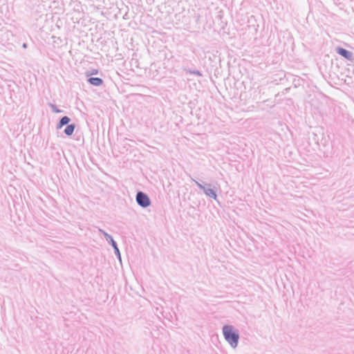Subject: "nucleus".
I'll use <instances>...</instances> for the list:
<instances>
[{"label": "nucleus", "mask_w": 354, "mask_h": 354, "mask_svg": "<svg viewBox=\"0 0 354 354\" xmlns=\"http://www.w3.org/2000/svg\"><path fill=\"white\" fill-rule=\"evenodd\" d=\"M187 72L190 73V74H194V75H196L199 76V77H201L203 75L201 72L198 71V70H194V71L189 70Z\"/></svg>", "instance_id": "9b49d317"}, {"label": "nucleus", "mask_w": 354, "mask_h": 354, "mask_svg": "<svg viewBox=\"0 0 354 354\" xmlns=\"http://www.w3.org/2000/svg\"><path fill=\"white\" fill-rule=\"evenodd\" d=\"M136 201L138 205L142 208H147L151 205L150 198L146 193L142 191H138L137 192Z\"/></svg>", "instance_id": "7ed1b4c3"}, {"label": "nucleus", "mask_w": 354, "mask_h": 354, "mask_svg": "<svg viewBox=\"0 0 354 354\" xmlns=\"http://www.w3.org/2000/svg\"><path fill=\"white\" fill-rule=\"evenodd\" d=\"M192 180L195 183V184L198 186L199 189L203 191L205 194L209 198H212L214 200H216L217 198V194H216V188L214 187V188H212V185L209 183H205L201 184L197 180L192 178Z\"/></svg>", "instance_id": "f03ea898"}, {"label": "nucleus", "mask_w": 354, "mask_h": 354, "mask_svg": "<svg viewBox=\"0 0 354 354\" xmlns=\"http://www.w3.org/2000/svg\"><path fill=\"white\" fill-rule=\"evenodd\" d=\"M336 52L337 54L341 55L342 57H344L348 61H353V54L352 52L342 48V47H337L336 48Z\"/></svg>", "instance_id": "39448f33"}, {"label": "nucleus", "mask_w": 354, "mask_h": 354, "mask_svg": "<svg viewBox=\"0 0 354 354\" xmlns=\"http://www.w3.org/2000/svg\"><path fill=\"white\" fill-rule=\"evenodd\" d=\"M87 82L95 86H100L104 84V81L100 77H90L87 79Z\"/></svg>", "instance_id": "423d86ee"}, {"label": "nucleus", "mask_w": 354, "mask_h": 354, "mask_svg": "<svg viewBox=\"0 0 354 354\" xmlns=\"http://www.w3.org/2000/svg\"><path fill=\"white\" fill-rule=\"evenodd\" d=\"M71 122V118L68 116H64L62 117L59 122L57 124V129H62L64 126L69 124V122Z\"/></svg>", "instance_id": "0eeeda50"}, {"label": "nucleus", "mask_w": 354, "mask_h": 354, "mask_svg": "<svg viewBox=\"0 0 354 354\" xmlns=\"http://www.w3.org/2000/svg\"><path fill=\"white\" fill-rule=\"evenodd\" d=\"M99 231L104 236L106 241L109 243V245H111V246L113 247V248L114 250V253L116 255V257L120 260H121V254H120V250L118 247L117 243L113 240L112 236L102 229H99Z\"/></svg>", "instance_id": "20e7f679"}, {"label": "nucleus", "mask_w": 354, "mask_h": 354, "mask_svg": "<svg viewBox=\"0 0 354 354\" xmlns=\"http://www.w3.org/2000/svg\"><path fill=\"white\" fill-rule=\"evenodd\" d=\"M97 73H98L97 69H92L91 71H86L85 75L88 78V77H91L92 75H96Z\"/></svg>", "instance_id": "9d476101"}, {"label": "nucleus", "mask_w": 354, "mask_h": 354, "mask_svg": "<svg viewBox=\"0 0 354 354\" xmlns=\"http://www.w3.org/2000/svg\"><path fill=\"white\" fill-rule=\"evenodd\" d=\"M223 334L225 339L229 343L232 348H236L239 343V333L232 325H224L223 326Z\"/></svg>", "instance_id": "f257e3e1"}, {"label": "nucleus", "mask_w": 354, "mask_h": 354, "mask_svg": "<svg viewBox=\"0 0 354 354\" xmlns=\"http://www.w3.org/2000/svg\"><path fill=\"white\" fill-rule=\"evenodd\" d=\"M23 47L26 48V44H23Z\"/></svg>", "instance_id": "f8f14e48"}, {"label": "nucleus", "mask_w": 354, "mask_h": 354, "mask_svg": "<svg viewBox=\"0 0 354 354\" xmlns=\"http://www.w3.org/2000/svg\"><path fill=\"white\" fill-rule=\"evenodd\" d=\"M75 127V124H69L66 127L64 132L67 136H71L73 134Z\"/></svg>", "instance_id": "6e6552de"}, {"label": "nucleus", "mask_w": 354, "mask_h": 354, "mask_svg": "<svg viewBox=\"0 0 354 354\" xmlns=\"http://www.w3.org/2000/svg\"><path fill=\"white\" fill-rule=\"evenodd\" d=\"M48 104L50 107V109L53 113H62L63 111L62 110H60L59 109H58L55 104H54L51 102H49Z\"/></svg>", "instance_id": "1a4fd4ad"}]
</instances>
